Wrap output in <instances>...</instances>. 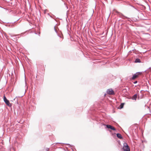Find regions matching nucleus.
I'll return each mask as SVG.
<instances>
[{"instance_id":"ddd939ff","label":"nucleus","mask_w":151,"mask_h":151,"mask_svg":"<svg viewBox=\"0 0 151 151\" xmlns=\"http://www.w3.org/2000/svg\"><path fill=\"white\" fill-rule=\"evenodd\" d=\"M18 35H15V36H18Z\"/></svg>"},{"instance_id":"9d476101","label":"nucleus","mask_w":151,"mask_h":151,"mask_svg":"<svg viewBox=\"0 0 151 151\" xmlns=\"http://www.w3.org/2000/svg\"><path fill=\"white\" fill-rule=\"evenodd\" d=\"M123 16L125 18H127V19H129L131 20V19H129V18L125 16H124V15H123Z\"/></svg>"},{"instance_id":"9b49d317","label":"nucleus","mask_w":151,"mask_h":151,"mask_svg":"<svg viewBox=\"0 0 151 151\" xmlns=\"http://www.w3.org/2000/svg\"><path fill=\"white\" fill-rule=\"evenodd\" d=\"M137 82V81H135L134 82V83L135 84Z\"/></svg>"},{"instance_id":"39448f33","label":"nucleus","mask_w":151,"mask_h":151,"mask_svg":"<svg viewBox=\"0 0 151 151\" xmlns=\"http://www.w3.org/2000/svg\"><path fill=\"white\" fill-rule=\"evenodd\" d=\"M106 127L108 128H110L111 129L114 130H116V129H115V128L114 127L111 126V125L108 124L106 125Z\"/></svg>"},{"instance_id":"6e6552de","label":"nucleus","mask_w":151,"mask_h":151,"mask_svg":"<svg viewBox=\"0 0 151 151\" xmlns=\"http://www.w3.org/2000/svg\"><path fill=\"white\" fill-rule=\"evenodd\" d=\"M135 63H140L141 62V60L139 58H137L134 61Z\"/></svg>"},{"instance_id":"0eeeda50","label":"nucleus","mask_w":151,"mask_h":151,"mask_svg":"<svg viewBox=\"0 0 151 151\" xmlns=\"http://www.w3.org/2000/svg\"><path fill=\"white\" fill-rule=\"evenodd\" d=\"M137 94H135L132 97V99L133 100H136L137 98Z\"/></svg>"},{"instance_id":"423d86ee","label":"nucleus","mask_w":151,"mask_h":151,"mask_svg":"<svg viewBox=\"0 0 151 151\" xmlns=\"http://www.w3.org/2000/svg\"><path fill=\"white\" fill-rule=\"evenodd\" d=\"M117 137L121 139L122 138L121 135L119 133H117L116 134Z\"/></svg>"},{"instance_id":"20e7f679","label":"nucleus","mask_w":151,"mask_h":151,"mask_svg":"<svg viewBox=\"0 0 151 151\" xmlns=\"http://www.w3.org/2000/svg\"><path fill=\"white\" fill-rule=\"evenodd\" d=\"M107 94L110 95H113L114 94V92L111 89H108L106 91Z\"/></svg>"},{"instance_id":"1a4fd4ad","label":"nucleus","mask_w":151,"mask_h":151,"mask_svg":"<svg viewBox=\"0 0 151 151\" xmlns=\"http://www.w3.org/2000/svg\"><path fill=\"white\" fill-rule=\"evenodd\" d=\"M124 103H122L120 105V108H119L120 109H122L124 105Z\"/></svg>"},{"instance_id":"f257e3e1","label":"nucleus","mask_w":151,"mask_h":151,"mask_svg":"<svg viewBox=\"0 0 151 151\" xmlns=\"http://www.w3.org/2000/svg\"><path fill=\"white\" fill-rule=\"evenodd\" d=\"M123 149L124 151H130V149L127 143L124 142L123 143Z\"/></svg>"},{"instance_id":"7ed1b4c3","label":"nucleus","mask_w":151,"mask_h":151,"mask_svg":"<svg viewBox=\"0 0 151 151\" xmlns=\"http://www.w3.org/2000/svg\"><path fill=\"white\" fill-rule=\"evenodd\" d=\"M141 73V72H138L136 73L135 74H134L132 77V79H134L135 78H137L138 76L140 75Z\"/></svg>"},{"instance_id":"f03ea898","label":"nucleus","mask_w":151,"mask_h":151,"mask_svg":"<svg viewBox=\"0 0 151 151\" xmlns=\"http://www.w3.org/2000/svg\"><path fill=\"white\" fill-rule=\"evenodd\" d=\"M4 100L6 104L9 107H11L12 106V104H10L9 101L7 100L4 96Z\"/></svg>"},{"instance_id":"f8f14e48","label":"nucleus","mask_w":151,"mask_h":151,"mask_svg":"<svg viewBox=\"0 0 151 151\" xmlns=\"http://www.w3.org/2000/svg\"><path fill=\"white\" fill-rule=\"evenodd\" d=\"M54 29H55V31L57 32V31H56V30L55 29V28H54Z\"/></svg>"}]
</instances>
